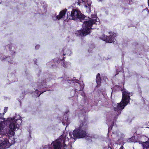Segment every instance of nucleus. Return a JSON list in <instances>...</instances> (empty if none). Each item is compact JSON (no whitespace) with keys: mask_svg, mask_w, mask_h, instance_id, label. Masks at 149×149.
Returning <instances> with one entry per match:
<instances>
[{"mask_svg":"<svg viewBox=\"0 0 149 149\" xmlns=\"http://www.w3.org/2000/svg\"><path fill=\"white\" fill-rule=\"evenodd\" d=\"M6 122H1L0 123V138L2 136L5 124L7 123L9 125V129L6 132V135L12 137L15 134L14 131L19 129V125L22 122L21 117L19 115L15 114L13 118L7 119ZM11 139L9 138H5L3 141L0 139V149H4L9 148L12 144L10 142Z\"/></svg>","mask_w":149,"mask_h":149,"instance_id":"1","label":"nucleus"},{"mask_svg":"<svg viewBox=\"0 0 149 149\" xmlns=\"http://www.w3.org/2000/svg\"><path fill=\"white\" fill-rule=\"evenodd\" d=\"M70 16L71 19L74 20L79 19L83 23L82 29L76 33L78 36H86L90 33L92 26L93 24H97L100 23L99 19L95 15H92L90 18L85 17L77 9H73L71 12Z\"/></svg>","mask_w":149,"mask_h":149,"instance_id":"2","label":"nucleus"},{"mask_svg":"<svg viewBox=\"0 0 149 149\" xmlns=\"http://www.w3.org/2000/svg\"><path fill=\"white\" fill-rule=\"evenodd\" d=\"M122 97L121 101L120 103H118L117 104H114L113 106L115 115H118L121 113V110L123 109L129 102L130 100V95H132L131 93L128 92L125 90H122Z\"/></svg>","mask_w":149,"mask_h":149,"instance_id":"3","label":"nucleus"},{"mask_svg":"<svg viewBox=\"0 0 149 149\" xmlns=\"http://www.w3.org/2000/svg\"><path fill=\"white\" fill-rule=\"evenodd\" d=\"M83 125H81L76 129L73 131L72 133L70 132L69 134L71 138L73 139L76 137L79 138H82L87 136V133L84 130Z\"/></svg>","mask_w":149,"mask_h":149,"instance_id":"4","label":"nucleus"},{"mask_svg":"<svg viewBox=\"0 0 149 149\" xmlns=\"http://www.w3.org/2000/svg\"><path fill=\"white\" fill-rule=\"evenodd\" d=\"M72 1L77 5H84L86 9L90 10L92 4L90 0H72Z\"/></svg>","mask_w":149,"mask_h":149,"instance_id":"5","label":"nucleus"},{"mask_svg":"<svg viewBox=\"0 0 149 149\" xmlns=\"http://www.w3.org/2000/svg\"><path fill=\"white\" fill-rule=\"evenodd\" d=\"M110 33L111 34L108 37H107L106 35H103L100 37V38L106 42L113 43L114 41V38L115 36V34L112 32Z\"/></svg>","mask_w":149,"mask_h":149,"instance_id":"6","label":"nucleus"},{"mask_svg":"<svg viewBox=\"0 0 149 149\" xmlns=\"http://www.w3.org/2000/svg\"><path fill=\"white\" fill-rule=\"evenodd\" d=\"M66 12V10H64L61 11L60 12V13L58 15H55L54 16H53V19L55 20L56 19H60L62 18L65 15Z\"/></svg>","mask_w":149,"mask_h":149,"instance_id":"7","label":"nucleus"},{"mask_svg":"<svg viewBox=\"0 0 149 149\" xmlns=\"http://www.w3.org/2000/svg\"><path fill=\"white\" fill-rule=\"evenodd\" d=\"M141 144L143 149H149V141L146 142H142Z\"/></svg>","mask_w":149,"mask_h":149,"instance_id":"8","label":"nucleus"},{"mask_svg":"<svg viewBox=\"0 0 149 149\" xmlns=\"http://www.w3.org/2000/svg\"><path fill=\"white\" fill-rule=\"evenodd\" d=\"M76 85L77 86H80L79 89L78 88L76 89V92L78 91H80L81 90H82L84 87V84L82 83H81L80 84L79 83H77Z\"/></svg>","mask_w":149,"mask_h":149,"instance_id":"9","label":"nucleus"},{"mask_svg":"<svg viewBox=\"0 0 149 149\" xmlns=\"http://www.w3.org/2000/svg\"><path fill=\"white\" fill-rule=\"evenodd\" d=\"M100 74L99 73H98L96 76V81L97 84V86H98V85H100Z\"/></svg>","mask_w":149,"mask_h":149,"instance_id":"10","label":"nucleus"},{"mask_svg":"<svg viewBox=\"0 0 149 149\" xmlns=\"http://www.w3.org/2000/svg\"><path fill=\"white\" fill-rule=\"evenodd\" d=\"M63 55H65V54L70 55L71 53V52L70 50L67 49H65L63 50Z\"/></svg>","mask_w":149,"mask_h":149,"instance_id":"11","label":"nucleus"},{"mask_svg":"<svg viewBox=\"0 0 149 149\" xmlns=\"http://www.w3.org/2000/svg\"><path fill=\"white\" fill-rule=\"evenodd\" d=\"M45 86H46L45 84V83H43V84H42L40 85V87L39 88H45Z\"/></svg>","mask_w":149,"mask_h":149,"instance_id":"12","label":"nucleus"},{"mask_svg":"<svg viewBox=\"0 0 149 149\" xmlns=\"http://www.w3.org/2000/svg\"><path fill=\"white\" fill-rule=\"evenodd\" d=\"M40 45H37L35 47V48L36 49H38L40 47Z\"/></svg>","mask_w":149,"mask_h":149,"instance_id":"13","label":"nucleus"},{"mask_svg":"<svg viewBox=\"0 0 149 149\" xmlns=\"http://www.w3.org/2000/svg\"><path fill=\"white\" fill-rule=\"evenodd\" d=\"M8 109V108L7 107H5L4 109V112H6V111Z\"/></svg>","mask_w":149,"mask_h":149,"instance_id":"14","label":"nucleus"},{"mask_svg":"<svg viewBox=\"0 0 149 149\" xmlns=\"http://www.w3.org/2000/svg\"><path fill=\"white\" fill-rule=\"evenodd\" d=\"M109 147L108 149H112V148H113V146H111H111H110L109 145Z\"/></svg>","mask_w":149,"mask_h":149,"instance_id":"15","label":"nucleus"},{"mask_svg":"<svg viewBox=\"0 0 149 149\" xmlns=\"http://www.w3.org/2000/svg\"><path fill=\"white\" fill-rule=\"evenodd\" d=\"M41 93H40V94H38V93H37V95H36V97H38L40 95V94H41Z\"/></svg>","mask_w":149,"mask_h":149,"instance_id":"16","label":"nucleus"},{"mask_svg":"<svg viewBox=\"0 0 149 149\" xmlns=\"http://www.w3.org/2000/svg\"><path fill=\"white\" fill-rule=\"evenodd\" d=\"M123 146H121L120 149H123Z\"/></svg>","mask_w":149,"mask_h":149,"instance_id":"17","label":"nucleus"},{"mask_svg":"<svg viewBox=\"0 0 149 149\" xmlns=\"http://www.w3.org/2000/svg\"><path fill=\"white\" fill-rule=\"evenodd\" d=\"M65 122L64 121H63V122H62V123L64 125H65Z\"/></svg>","mask_w":149,"mask_h":149,"instance_id":"18","label":"nucleus"},{"mask_svg":"<svg viewBox=\"0 0 149 149\" xmlns=\"http://www.w3.org/2000/svg\"><path fill=\"white\" fill-rule=\"evenodd\" d=\"M111 128H110V127L109 128H108V131H109L110 130H111Z\"/></svg>","mask_w":149,"mask_h":149,"instance_id":"19","label":"nucleus"},{"mask_svg":"<svg viewBox=\"0 0 149 149\" xmlns=\"http://www.w3.org/2000/svg\"><path fill=\"white\" fill-rule=\"evenodd\" d=\"M8 58H7V60L8 61V62H11V61H8Z\"/></svg>","mask_w":149,"mask_h":149,"instance_id":"20","label":"nucleus"},{"mask_svg":"<svg viewBox=\"0 0 149 149\" xmlns=\"http://www.w3.org/2000/svg\"><path fill=\"white\" fill-rule=\"evenodd\" d=\"M36 92L38 93V91L37 90H36Z\"/></svg>","mask_w":149,"mask_h":149,"instance_id":"21","label":"nucleus"},{"mask_svg":"<svg viewBox=\"0 0 149 149\" xmlns=\"http://www.w3.org/2000/svg\"><path fill=\"white\" fill-rule=\"evenodd\" d=\"M64 67H66V65H65V64H64Z\"/></svg>","mask_w":149,"mask_h":149,"instance_id":"22","label":"nucleus"},{"mask_svg":"<svg viewBox=\"0 0 149 149\" xmlns=\"http://www.w3.org/2000/svg\"><path fill=\"white\" fill-rule=\"evenodd\" d=\"M98 1H101L102 0H97Z\"/></svg>","mask_w":149,"mask_h":149,"instance_id":"23","label":"nucleus"},{"mask_svg":"<svg viewBox=\"0 0 149 149\" xmlns=\"http://www.w3.org/2000/svg\"><path fill=\"white\" fill-rule=\"evenodd\" d=\"M44 92V91L43 92H41V93H43Z\"/></svg>","mask_w":149,"mask_h":149,"instance_id":"24","label":"nucleus"}]
</instances>
